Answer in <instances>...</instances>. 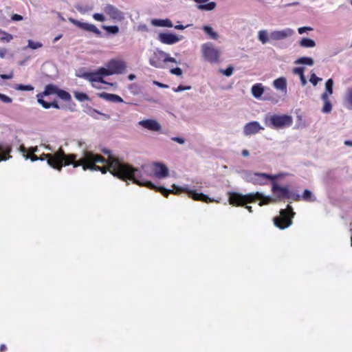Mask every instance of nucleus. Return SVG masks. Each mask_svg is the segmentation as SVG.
<instances>
[{"label":"nucleus","instance_id":"a18cd8bd","mask_svg":"<svg viewBox=\"0 0 352 352\" xmlns=\"http://www.w3.org/2000/svg\"><path fill=\"white\" fill-rule=\"evenodd\" d=\"M171 140L179 144H184L186 142L185 139L182 137H173L171 138Z\"/></svg>","mask_w":352,"mask_h":352},{"label":"nucleus","instance_id":"f704fd0d","mask_svg":"<svg viewBox=\"0 0 352 352\" xmlns=\"http://www.w3.org/2000/svg\"><path fill=\"white\" fill-rule=\"evenodd\" d=\"M102 28L112 34H116L119 32V28L117 25H102Z\"/></svg>","mask_w":352,"mask_h":352},{"label":"nucleus","instance_id":"37998d69","mask_svg":"<svg viewBox=\"0 0 352 352\" xmlns=\"http://www.w3.org/2000/svg\"><path fill=\"white\" fill-rule=\"evenodd\" d=\"M234 68L229 66L226 69H221V72L226 76H230L233 74Z\"/></svg>","mask_w":352,"mask_h":352},{"label":"nucleus","instance_id":"4be33fe9","mask_svg":"<svg viewBox=\"0 0 352 352\" xmlns=\"http://www.w3.org/2000/svg\"><path fill=\"white\" fill-rule=\"evenodd\" d=\"M273 86L274 87L284 93H287V80L286 78L284 77H280L273 81Z\"/></svg>","mask_w":352,"mask_h":352},{"label":"nucleus","instance_id":"9b49d317","mask_svg":"<svg viewBox=\"0 0 352 352\" xmlns=\"http://www.w3.org/2000/svg\"><path fill=\"white\" fill-rule=\"evenodd\" d=\"M166 58V52L157 50L150 56L149 64L153 67L163 69L164 68Z\"/></svg>","mask_w":352,"mask_h":352},{"label":"nucleus","instance_id":"c9c22d12","mask_svg":"<svg viewBox=\"0 0 352 352\" xmlns=\"http://www.w3.org/2000/svg\"><path fill=\"white\" fill-rule=\"evenodd\" d=\"M13 38L12 34L0 30V41L3 42H10Z\"/></svg>","mask_w":352,"mask_h":352},{"label":"nucleus","instance_id":"a19ab883","mask_svg":"<svg viewBox=\"0 0 352 352\" xmlns=\"http://www.w3.org/2000/svg\"><path fill=\"white\" fill-rule=\"evenodd\" d=\"M322 78L316 76L315 74H311L309 81L313 84L314 86H316L318 82L321 81Z\"/></svg>","mask_w":352,"mask_h":352},{"label":"nucleus","instance_id":"f3484780","mask_svg":"<svg viewBox=\"0 0 352 352\" xmlns=\"http://www.w3.org/2000/svg\"><path fill=\"white\" fill-rule=\"evenodd\" d=\"M183 38L182 36H178L173 33H161L158 36V40L166 45L175 44Z\"/></svg>","mask_w":352,"mask_h":352},{"label":"nucleus","instance_id":"680f3d73","mask_svg":"<svg viewBox=\"0 0 352 352\" xmlns=\"http://www.w3.org/2000/svg\"><path fill=\"white\" fill-rule=\"evenodd\" d=\"M344 144L346 146H352V141H351V140H345Z\"/></svg>","mask_w":352,"mask_h":352},{"label":"nucleus","instance_id":"8fccbe9b","mask_svg":"<svg viewBox=\"0 0 352 352\" xmlns=\"http://www.w3.org/2000/svg\"><path fill=\"white\" fill-rule=\"evenodd\" d=\"M170 73L177 76H181L182 74V70L179 67H176L172 69Z\"/></svg>","mask_w":352,"mask_h":352},{"label":"nucleus","instance_id":"b1692460","mask_svg":"<svg viewBox=\"0 0 352 352\" xmlns=\"http://www.w3.org/2000/svg\"><path fill=\"white\" fill-rule=\"evenodd\" d=\"M251 92L255 98L259 99L264 93V87L261 83H256L252 87Z\"/></svg>","mask_w":352,"mask_h":352},{"label":"nucleus","instance_id":"69168bd1","mask_svg":"<svg viewBox=\"0 0 352 352\" xmlns=\"http://www.w3.org/2000/svg\"><path fill=\"white\" fill-rule=\"evenodd\" d=\"M6 349V346L5 344H1L0 347V351L3 352Z\"/></svg>","mask_w":352,"mask_h":352},{"label":"nucleus","instance_id":"bb28decb","mask_svg":"<svg viewBox=\"0 0 352 352\" xmlns=\"http://www.w3.org/2000/svg\"><path fill=\"white\" fill-rule=\"evenodd\" d=\"M10 151V146L6 144H0V162L9 159L10 156L8 154Z\"/></svg>","mask_w":352,"mask_h":352},{"label":"nucleus","instance_id":"3c124183","mask_svg":"<svg viewBox=\"0 0 352 352\" xmlns=\"http://www.w3.org/2000/svg\"><path fill=\"white\" fill-rule=\"evenodd\" d=\"M12 20L14 21H19L23 20V16L21 15L14 14L12 16Z\"/></svg>","mask_w":352,"mask_h":352},{"label":"nucleus","instance_id":"f8f14e48","mask_svg":"<svg viewBox=\"0 0 352 352\" xmlns=\"http://www.w3.org/2000/svg\"><path fill=\"white\" fill-rule=\"evenodd\" d=\"M105 73H107L105 67H100L95 72L84 73L82 75V77L93 83H105V81L103 80V77L107 76ZM93 86L96 87H97L95 84H93Z\"/></svg>","mask_w":352,"mask_h":352},{"label":"nucleus","instance_id":"c03bdc74","mask_svg":"<svg viewBox=\"0 0 352 352\" xmlns=\"http://www.w3.org/2000/svg\"><path fill=\"white\" fill-rule=\"evenodd\" d=\"M0 100L3 102V103H11L12 102V99L10 98L9 96L1 94L0 93Z\"/></svg>","mask_w":352,"mask_h":352},{"label":"nucleus","instance_id":"6ab92c4d","mask_svg":"<svg viewBox=\"0 0 352 352\" xmlns=\"http://www.w3.org/2000/svg\"><path fill=\"white\" fill-rule=\"evenodd\" d=\"M276 178V175L256 173V177H255V182H254V184L265 185L268 182V181H274Z\"/></svg>","mask_w":352,"mask_h":352},{"label":"nucleus","instance_id":"f03ea898","mask_svg":"<svg viewBox=\"0 0 352 352\" xmlns=\"http://www.w3.org/2000/svg\"><path fill=\"white\" fill-rule=\"evenodd\" d=\"M20 152L25 160L30 159L32 162L46 160L50 167L58 172L61 171L63 166L71 164L74 168L82 166L84 170H99L102 173L106 171L96 165L97 162H104V158L87 149L82 151L79 159H77L76 154H66L62 148H59L54 153H43L39 157L35 153L30 154L24 146H20Z\"/></svg>","mask_w":352,"mask_h":352},{"label":"nucleus","instance_id":"393cba45","mask_svg":"<svg viewBox=\"0 0 352 352\" xmlns=\"http://www.w3.org/2000/svg\"><path fill=\"white\" fill-rule=\"evenodd\" d=\"M43 96H45L44 94H43V93H40L37 95V98H38V102L41 104L43 106V107H44L45 109H49L50 107H54V108H56V109H59V106L58 105V104L55 102H51V103H49V102H47L46 101H45L43 98Z\"/></svg>","mask_w":352,"mask_h":352},{"label":"nucleus","instance_id":"338daca9","mask_svg":"<svg viewBox=\"0 0 352 352\" xmlns=\"http://www.w3.org/2000/svg\"><path fill=\"white\" fill-rule=\"evenodd\" d=\"M245 208L248 209V210L250 212H252V207L250 206H246Z\"/></svg>","mask_w":352,"mask_h":352},{"label":"nucleus","instance_id":"473e14b6","mask_svg":"<svg viewBox=\"0 0 352 352\" xmlns=\"http://www.w3.org/2000/svg\"><path fill=\"white\" fill-rule=\"evenodd\" d=\"M300 46L302 47L312 48L316 46V43L314 40L308 38H303L299 43Z\"/></svg>","mask_w":352,"mask_h":352},{"label":"nucleus","instance_id":"c85d7f7f","mask_svg":"<svg viewBox=\"0 0 352 352\" xmlns=\"http://www.w3.org/2000/svg\"><path fill=\"white\" fill-rule=\"evenodd\" d=\"M201 29L208 36V37L213 40H217L219 38V34L214 30V29L209 25H204Z\"/></svg>","mask_w":352,"mask_h":352},{"label":"nucleus","instance_id":"7ed1b4c3","mask_svg":"<svg viewBox=\"0 0 352 352\" xmlns=\"http://www.w3.org/2000/svg\"><path fill=\"white\" fill-rule=\"evenodd\" d=\"M256 200L260 201L258 205L262 206L270 202L275 201L276 199L269 196H265L263 193L258 192L247 195H242L238 192H231L229 195L230 204L236 206H244L247 204L254 202Z\"/></svg>","mask_w":352,"mask_h":352},{"label":"nucleus","instance_id":"de8ad7c7","mask_svg":"<svg viewBox=\"0 0 352 352\" xmlns=\"http://www.w3.org/2000/svg\"><path fill=\"white\" fill-rule=\"evenodd\" d=\"M28 151L30 154H36V153L40 152L39 147L38 146L30 147L28 148Z\"/></svg>","mask_w":352,"mask_h":352},{"label":"nucleus","instance_id":"f257e3e1","mask_svg":"<svg viewBox=\"0 0 352 352\" xmlns=\"http://www.w3.org/2000/svg\"><path fill=\"white\" fill-rule=\"evenodd\" d=\"M104 153L108 155V158H104V162H98L103 166H100L102 170H109L113 176L123 180H131L134 184L144 186L151 190L160 192L164 197H167L170 193L178 195L185 192L188 196L195 200L205 203L219 202V201L210 198L208 195L197 190L200 188L195 187L190 188L188 185L179 186L173 185V190H168L164 187H157L148 180V177H155L158 179H164L168 176L169 170L167 166L160 162H155L152 166L144 165L140 168H136L131 165L120 161L118 158L112 155L109 150H104Z\"/></svg>","mask_w":352,"mask_h":352},{"label":"nucleus","instance_id":"0eeeda50","mask_svg":"<svg viewBox=\"0 0 352 352\" xmlns=\"http://www.w3.org/2000/svg\"><path fill=\"white\" fill-rule=\"evenodd\" d=\"M201 53L205 60L210 63H217L220 56V51L213 43L207 42L201 46Z\"/></svg>","mask_w":352,"mask_h":352},{"label":"nucleus","instance_id":"58836bf2","mask_svg":"<svg viewBox=\"0 0 352 352\" xmlns=\"http://www.w3.org/2000/svg\"><path fill=\"white\" fill-rule=\"evenodd\" d=\"M14 88L19 91H32L34 87L32 85H16Z\"/></svg>","mask_w":352,"mask_h":352},{"label":"nucleus","instance_id":"1a4fd4ad","mask_svg":"<svg viewBox=\"0 0 352 352\" xmlns=\"http://www.w3.org/2000/svg\"><path fill=\"white\" fill-rule=\"evenodd\" d=\"M126 68V65L123 60L112 59L106 65L105 74L108 76L122 74Z\"/></svg>","mask_w":352,"mask_h":352},{"label":"nucleus","instance_id":"603ef678","mask_svg":"<svg viewBox=\"0 0 352 352\" xmlns=\"http://www.w3.org/2000/svg\"><path fill=\"white\" fill-rule=\"evenodd\" d=\"M0 78L1 79H11L13 78V74L12 73H10L9 74H1L0 75Z\"/></svg>","mask_w":352,"mask_h":352},{"label":"nucleus","instance_id":"a211bd4d","mask_svg":"<svg viewBox=\"0 0 352 352\" xmlns=\"http://www.w3.org/2000/svg\"><path fill=\"white\" fill-rule=\"evenodd\" d=\"M138 124L151 131H160L162 129L161 124L153 119L142 120Z\"/></svg>","mask_w":352,"mask_h":352},{"label":"nucleus","instance_id":"2f4dec72","mask_svg":"<svg viewBox=\"0 0 352 352\" xmlns=\"http://www.w3.org/2000/svg\"><path fill=\"white\" fill-rule=\"evenodd\" d=\"M300 199L309 202H314L316 201V197L313 195L312 192L307 189L305 190L302 195H300Z\"/></svg>","mask_w":352,"mask_h":352},{"label":"nucleus","instance_id":"c756f323","mask_svg":"<svg viewBox=\"0 0 352 352\" xmlns=\"http://www.w3.org/2000/svg\"><path fill=\"white\" fill-rule=\"evenodd\" d=\"M241 177L246 182L254 184V182H255V177H256V173H253L249 170H243L241 173Z\"/></svg>","mask_w":352,"mask_h":352},{"label":"nucleus","instance_id":"bf43d9fd","mask_svg":"<svg viewBox=\"0 0 352 352\" xmlns=\"http://www.w3.org/2000/svg\"><path fill=\"white\" fill-rule=\"evenodd\" d=\"M241 154L243 157H248L250 155V153L248 150L244 149L242 151Z\"/></svg>","mask_w":352,"mask_h":352},{"label":"nucleus","instance_id":"9d476101","mask_svg":"<svg viewBox=\"0 0 352 352\" xmlns=\"http://www.w3.org/2000/svg\"><path fill=\"white\" fill-rule=\"evenodd\" d=\"M103 11L114 22H120L124 19V13L112 4L104 5Z\"/></svg>","mask_w":352,"mask_h":352},{"label":"nucleus","instance_id":"6e6d98bb","mask_svg":"<svg viewBox=\"0 0 352 352\" xmlns=\"http://www.w3.org/2000/svg\"><path fill=\"white\" fill-rule=\"evenodd\" d=\"M166 63L167 62H171V63H177V60L174 58H172L169 56L168 54L166 53Z\"/></svg>","mask_w":352,"mask_h":352},{"label":"nucleus","instance_id":"13d9d810","mask_svg":"<svg viewBox=\"0 0 352 352\" xmlns=\"http://www.w3.org/2000/svg\"><path fill=\"white\" fill-rule=\"evenodd\" d=\"M188 25L187 26H184L183 25H175L174 28L176 29V30H184L186 28V27H188Z\"/></svg>","mask_w":352,"mask_h":352},{"label":"nucleus","instance_id":"72a5a7b5","mask_svg":"<svg viewBox=\"0 0 352 352\" xmlns=\"http://www.w3.org/2000/svg\"><path fill=\"white\" fill-rule=\"evenodd\" d=\"M296 64H302L307 65H313L314 60L310 57H301L295 61Z\"/></svg>","mask_w":352,"mask_h":352},{"label":"nucleus","instance_id":"7c9ffc66","mask_svg":"<svg viewBox=\"0 0 352 352\" xmlns=\"http://www.w3.org/2000/svg\"><path fill=\"white\" fill-rule=\"evenodd\" d=\"M304 67H296L293 70V72L295 74L299 76L302 86H305L307 84V79L304 75Z\"/></svg>","mask_w":352,"mask_h":352},{"label":"nucleus","instance_id":"aec40b11","mask_svg":"<svg viewBox=\"0 0 352 352\" xmlns=\"http://www.w3.org/2000/svg\"><path fill=\"white\" fill-rule=\"evenodd\" d=\"M198 5L197 9L203 11H211L216 8V3L213 1L209 2L210 0H192Z\"/></svg>","mask_w":352,"mask_h":352},{"label":"nucleus","instance_id":"ddd939ff","mask_svg":"<svg viewBox=\"0 0 352 352\" xmlns=\"http://www.w3.org/2000/svg\"><path fill=\"white\" fill-rule=\"evenodd\" d=\"M45 96H50L56 94L58 97L64 101H69L71 100V95L63 89H60L57 86L54 85H47L43 91Z\"/></svg>","mask_w":352,"mask_h":352},{"label":"nucleus","instance_id":"49530a36","mask_svg":"<svg viewBox=\"0 0 352 352\" xmlns=\"http://www.w3.org/2000/svg\"><path fill=\"white\" fill-rule=\"evenodd\" d=\"M40 146L41 147H43L45 150L47 151H52V153H54V152H56V151H54L53 148H52V146L50 144H47L45 143H41L40 144Z\"/></svg>","mask_w":352,"mask_h":352},{"label":"nucleus","instance_id":"e433bc0d","mask_svg":"<svg viewBox=\"0 0 352 352\" xmlns=\"http://www.w3.org/2000/svg\"><path fill=\"white\" fill-rule=\"evenodd\" d=\"M43 47V44L41 42L34 41L32 40L28 41V47L32 50H36Z\"/></svg>","mask_w":352,"mask_h":352},{"label":"nucleus","instance_id":"20e7f679","mask_svg":"<svg viewBox=\"0 0 352 352\" xmlns=\"http://www.w3.org/2000/svg\"><path fill=\"white\" fill-rule=\"evenodd\" d=\"M293 123L291 116L286 114H274L265 118V124L268 127L279 129L290 126Z\"/></svg>","mask_w":352,"mask_h":352},{"label":"nucleus","instance_id":"ea45409f","mask_svg":"<svg viewBox=\"0 0 352 352\" xmlns=\"http://www.w3.org/2000/svg\"><path fill=\"white\" fill-rule=\"evenodd\" d=\"M93 18L96 21H100V22H104L106 21V17L104 16V15L103 14L95 13L93 14Z\"/></svg>","mask_w":352,"mask_h":352},{"label":"nucleus","instance_id":"423d86ee","mask_svg":"<svg viewBox=\"0 0 352 352\" xmlns=\"http://www.w3.org/2000/svg\"><path fill=\"white\" fill-rule=\"evenodd\" d=\"M333 80L331 78L328 79L325 82V90L321 95V100L323 102L321 111L323 113H329L332 111L333 105L330 97L333 94Z\"/></svg>","mask_w":352,"mask_h":352},{"label":"nucleus","instance_id":"774afa93","mask_svg":"<svg viewBox=\"0 0 352 352\" xmlns=\"http://www.w3.org/2000/svg\"><path fill=\"white\" fill-rule=\"evenodd\" d=\"M77 10H78V11H80V12H82V11H83L82 8H80V7H77Z\"/></svg>","mask_w":352,"mask_h":352},{"label":"nucleus","instance_id":"cd10ccee","mask_svg":"<svg viewBox=\"0 0 352 352\" xmlns=\"http://www.w3.org/2000/svg\"><path fill=\"white\" fill-rule=\"evenodd\" d=\"M151 24L157 27H168L172 28L173 25L170 20L166 19H152Z\"/></svg>","mask_w":352,"mask_h":352},{"label":"nucleus","instance_id":"052dcab7","mask_svg":"<svg viewBox=\"0 0 352 352\" xmlns=\"http://www.w3.org/2000/svg\"><path fill=\"white\" fill-rule=\"evenodd\" d=\"M96 113H98V114L102 115V116L104 117V120H108V119H109V118H110V116H109V115H108V114L100 113H99L98 111H96Z\"/></svg>","mask_w":352,"mask_h":352},{"label":"nucleus","instance_id":"4468645a","mask_svg":"<svg viewBox=\"0 0 352 352\" xmlns=\"http://www.w3.org/2000/svg\"><path fill=\"white\" fill-rule=\"evenodd\" d=\"M69 21L76 26L87 32H93L98 36H101L102 32L94 24L80 22L76 19L69 18Z\"/></svg>","mask_w":352,"mask_h":352},{"label":"nucleus","instance_id":"864d4df0","mask_svg":"<svg viewBox=\"0 0 352 352\" xmlns=\"http://www.w3.org/2000/svg\"><path fill=\"white\" fill-rule=\"evenodd\" d=\"M153 84L158 86L159 87H161V88H168V86L167 85L161 83L157 81H153Z\"/></svg>","mask_w":352,"mask_h":352},{"label":"nucleus","instance_id":"0e129e2a","mask_svg":"<svg viewBox=\"0 0 352 352\" xmlns=\"http://www.w3.org/2000/svg\"><path fill=\"white\" fill-rule=\"evenodd\" d=\"M128 78L129 80H133L135 78V75L134 74H129L128 76Z\"/></svg>","mask_w":352,"mask_h":352},{"label":"nucleus","instance_id":"09e8293b","mask_svg":"<svg viewBox=\"0 0 352 352\" xmlns=\"http://www.w3.org/2000/svg\"><path fill=\"white\" fill-rule=\"evenodd\" d=\"M313 29L310 27H301L298 29V32L300 34H304L307 31H311Z\"/></svg>","mask_w":352,"mask_h":352},{"label":"nucleus","instance_id":"79ce46f5","mask_svg":"<svg viewBox=\"0 0 352 352\" xmlns=\"http://www.w3.org/2000/svg\"><path fill=\"white\" fill-rule=\"evenodd\" d=\"M191 89L190 86L179 85L177 87H173V91L175 92H180L185 90H189Z\"/></svg>","mask_w":352,"mask_h":352},{"label":"nucleus","instance_id":"a878e982","mask_svg":"<svg viewBox=\"0 0 352 352\" xmlns=\"http://www.w3.org/2000/svg\"><path fill=\"white\" fill-rule=\"evenodd\" d=\"M258 40L265 45L267 43L272 42L270 38V33L269 34L267 30H261L258 32Z\"/></svg>","mask_w":352,"mask_h":352},{"label":"nucleus","instance_id":"4c0bfd02","mask_svg":"<svg viewBox=\"0 0 352 352\" xmlns=\"http://www.w3.org/2000/svg\"><path fill=\"white\" fill-rule=\"evenodd\" d=\"M74 96L76 98V100H78L80 102H83V101L89 100L88 96L84 93H80V92L76 91L74 93Z\"/></svg>","mask_w":352,"mask_h":352},{"label":"nucleus","instance_id":"e2e57ef3","mask_svg":"<svg viewBox=\"0 0 352 352\" xmlns=\"http://www.w3.org/2000/svg\"><path fill=\"white\" fill-rule=\"evenodd\" d=\"M61 37H62V34H59V35L56 36L54 38V40H53V43H56V42H57L59 39H60V38H61Z\"/></svg>","mask_w":352,"mask_h":352},{"label":"nucleus","instance_id":"4d7b16f0","mask_svg":"<svg viewBox=\"0 0 352 352\" xmlns=\"http://www.w3.org/2000/svg\"><path fill=\"white\" fill-rule=\"evenodd\" d=\"M138 30L141 31H148L147 26L146 25H140L138 26Z\"/></svg>","mask_w":352,"mask_h":352},{"label":"nucleus","instance_id":"412c9836","mask_svg":"<svg viewBox=\"0 0 352 352\" xmlns=\"http://www.w3.org/2000/svg\"><path fill=\"white\" fill-rule=\"evenodd\" d=\"M342 103L348 109H352V85L346 89L342 96Z\"/></svg>","mask_w":352,"mask_h":352},{"label":"nucleus","instance_id":"39448f33","mask_svg":"<svg viewBox=\"0 0 352 352\" xmlns=\"http://www.w3.org/2000/svg\"><path fill=\"white\" fill-rule=\"evenodd\" d=\"M295 212L291 206H288L286 209H281L280 216L274 218V225L280 229H285L292 224V218Z\"/></svg>","mask_w":352,"mask_h":352},{"label":"nucleus","instance_id":"5fc2aeb1","mask_svg":"<svg viewBox=\"0 0 352 352\" xmlns=\"http://www.w3.org/2000/svg\"><path fill=\"white\" fill-rule=\"evenodd\" d=\"M7 53V50L6 48L0 49V58H4L6 57V54Z\"/></svg>","mask_w":352,"mask_h":352},{"label":"nucleus","instance_id":"dca6fc26","mask_svg":"<svg viewBox=\"0 0 352 352\" xmlns=\"http://www.w3.org/2000/svg\"><path fill=\"white\" fill-rule=\"evenodd\" d=\"M264 130V128L256 121H252L245 124L243 127V134L245 136L255 135L261 131Z\"/></svg>","mask_w":352,"mask_h":352},{"label":"nucleus","instance_id":"2eb2a0df","mask_svg":"<svg viewBox=\"0 0 352 352\" xmlns=\"http://www.w3.org/2000/svg\"><path fill=\"white\" fill-rule=\"evenodd\" d=\"M294 34V30L286 28L280 30H274L270 33V38L272 41L284 40L292 36Z\"/></svg>","mask_w":352,"mask_h":352},{"label":"nucleus","instance_id":"5701e85b","mask_svg":"<svg viewBox=\"0 0 352 352\" xmlns=\"http://www.w3.org/2000/svg\"><path fill=\"white\" fill-rule=\"evenodd\" d=\"M99 96L102 99L109 101V102H115V103L123 102V99L120 96H119L116 94L102 92V93L100 94Z\"/></svg>","mask_w":352,"mask_h":352},{"label":"nucleus","instance_id":"6e6552de","mask_svg":"<svg viewBox=\"0 0 352 352\" xmlns=\"http://www.w3.org/2000/svg\"><path fill=\"white\" fill-rule=\"evenodd\" d=\"M272 192L276 199H292L294 200H300V195L291 192L287 186H280L275 182L272 183Z\"/></svg>","mask_w":352,"mask_h":352}]
</instances>
